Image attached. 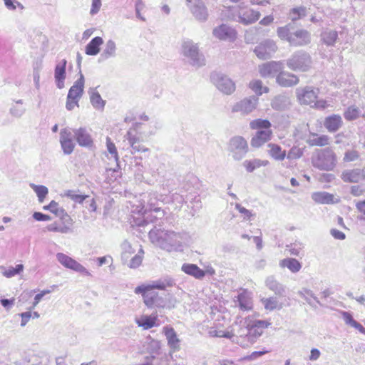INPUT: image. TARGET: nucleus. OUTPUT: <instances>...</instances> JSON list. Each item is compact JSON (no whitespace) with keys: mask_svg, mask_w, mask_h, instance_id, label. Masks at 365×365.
<instances>
[{"mask_svg":"<svg viewBox=\"0 0 365 365\" xmlns=\"http://www.w3.org/2000/svg\"><path fill=\"white\" fill-rule=\"evenodd\" d=\"M210 78L216 88L224 94L230 95L236 89L235 82L223 73H213Z\"/></svg>","mask_w":365,"mask_h":365,"instance_id":"1a4fd4ad","label":"nucleus"},{"mask_svg":"<svg viewBox=\"0 0 365 365\" xmlns=\"http://www.w3.org/2000/svg\"><path fill=\"white\" fill-rule=\"evenodd\" d=\"M282 69V61H270L259 66V72L263 78L274 76Z\"/></svg>","mask_w":365,"mask_h":365,"instance_id":"f3484780","label":"nucleus"},{"mask_svg":"<svg viewBox=\"0 0 365 365\" xmlns=\"http://www.w3.org/2000/svg\"><path fill=\"white\" fill-rule=\"evenodd\" d=\"M237 301L240 309L247 311L252 309V302L245 294L240 293L237 296Z\"/></svg>","mask_w":365,"mask_h":365,"instance_id":"603ef678","label":"nucleus"},{"mask_svg":"<svg viewBox=\"0 0 365 365\" xmlns=\"http://www.w3.org/2000/svg\"><path fill=\"white\" fill-rule=\"evenodd\" d=\"M312 60L309 53L299 50L287 60V67L294 71L305 72L312 66Z\"/></svg>","mask_w":365,"mask_h":365,"instance_id":"39448f33","label":"nucleus"},{"mask_svg":"<svg viewBox=\"0 0 365 365\" xmlns=\"http://www.w3.org/2000/svg\"><path fill=\"white\" fill-rule=\"evenodd\" d=\"M24 269V265L22 264H16L15 267H9L7 269H6L3 274L6 277L10 278L16 274H20Z\"/></svg>","mask_w":365,"mask_h":365,"instance_id":"6e6d98bb","label":"nucleus"},{"mask_svg":"<svg viewBox=\"0 0 365 365\" xmlns=\"http://www.w3.org/2000/svg\"><path fill=\"white\" fill-rule=\"evenodd\" d=\"M365 192V189L361 185H352L350 188V193L355 197H359L362 195Z\"/></svg>","mask_w":365,"mask_h":365,"instance_id":"0e129e2a","label":"nucleus"},{"mask_svg":"<svg viewBox=\"0 0 365 365\" xmlns=\"http://www.w3.org/2000/svg\"><path fill=\"white\" fill-rule=\"evenodd\" d=\"M303 150L297 148V147H293L290 149V150L288 153L287 158L289 159H298L301 158L303 155Z\"/></svg>","mask_w":365,"mask_h":365,"instance_id":"680f3d73","label":"nucleus"},{"mask_svg":"<svg viewBox=\"0 0 365 365\" xmlns=\"http://www.w3.org/2000/svg\"><path fill=\"white\" fill-rule=\"evenodd\" d=\"M127 136L133 153L145 152L148 150V148L140 143L139 138L133 135L130 131L127 133Z\"/></svg>","mask_w":365,"mask_h":365,"instance_id":"79ce46f5","label":"nucleus"},{"mask_svg":"<svg viewBox=\"0 0 365 365\" xmlns=\"http://www.w3.org/2000/svg\"><path fill=\"white\" fill-rule=\"evenodd\" d=\"M298 294L304 298L306 302L312 307H316L315 304L312 302L311 298L313 299L317 304L321 305V303L313 292L309 289L303 288L302 290L298 292Z\"/></svg>","mask_w":365,"mask_h":365,"instance_id":"49530a36","label":"nucleus"},{"mask_svg":"<svg viewBox=\"0 0 365 365\" xmlns=\"http://www.w3.org/2000/svg\"><path fill=\"white\" fill-rule=\"evenodd\" d=\"M277 83L282 87H292L299 83V78L289 72L280 71L276 77Z\"/></svg>","mask_w":365,"mask_h":365,"instance_id":"4be33fe9","label":"nucleus"},{"mask_svg":"<svg viewBox=\"0 0 365 365\" xmlns=\"http://www.w3.org/2000/svg\"><path fill=\"white\" fill-rule=\"evenodd\" d=\"M248 87L255 93V96H262L263 93H267L269 91L267 86H264L261 80L255 79L249 83Z\"/></svg>","mask_w":365,"mask_h":365,"instance_id":"58836bf2","label":"nucleus"},{"mask_svg":"<svg viewBox=\"0 0 365 365\" xmlns=\"http://www.w3.org/2000/svg\"><path fill=\"white\" fill-rule=\"evenodd\" d=\"M272 135V131L271 130H257L251 139V146L256 148L261 147L271 139Z\"/></svg>","mask_w":365,"mask_h":365,"instance_id":"b1692460","label":"nucleus"},{"mask_svg":"<svg viewBox=\"0 0 365 365\" xmlns=\"http://www.w3.org/2000/svg\"><path fill=\"white\" fill-rule=\"evenodd\" d=\"M65 196L68 197L75 202L82 203L86 198L88 197V195H78L74 193L73 190H67L65 193Z\"/></svg>","mask_w":365,"mask_h":365,"instance_id":"13d9d810","label":"nucleus"},{"mask_svg":"<svg viewBox=\"0 0 365 365\" xmlns=\"http://www.w3.org/2000/svg\"><path fill=\"white\" fill-rule=\"evenodd\" d=\"M72 133L68 129H63L60 133V143L65 155L71 154L74 149Z\"/></svg>","mask_w":365,"mask_h":365,"instance_id":"412c9836","label":"nucleus"},{"mask_svg":"<svg viewBox=\"0 0 365 365\" xmlns=\"http://www.w3.org/2000/svg\"><path fill=\"white\" fill-rule=\"evenodd\" d=\"M337 162L334 150L330 148L317 150L312 157L314 167L321 170H332Z\"/></svg>","mask_w":365,"mask_h":365,"instance_id":"7ed1b4c3","label":"nucleus"},{"mask_svg":"<svg viewBox=\"0 0 365 365\" xmlns=\"http://www.w3.org/2000/svg\"><path fill=\"white\" fill-rule=\"evenodd\" d=\"M143 255H144V251L142 248H140L138 252L130 259V260L129 261V263L128 264V266L130 268H133V269L138 267L142 263Z\"/></svg>","mask_w":365,"mask_h":365,"instance_id":"864d4df0","label":"nucleus"},{"mask_svg":"<svg viewBox=\"0 0 365 365\" xmlns=\"http://www.w3.org/2000/svg\"><path fill=\"white\" fill-rule=\"evenodd\" d=\"M213 36L220 40L233 41L236 38V31L227 24H221L214 29Z\"/></svg>","mask_w":365,"mask_h":365,"instance_id":"6ab92c4d","label":"nucleus"},{"mask_svg":"<svg viewBox=\"0 0 365 365\" xmlns=\"http://www.w3.org/2000/svg\"><path fill=\"white\" fill-rule=\"evenodd\" d=\"M106 145H107V150L109 152V153L115 159L117 166L119 168L118 165V155L117 152L116 147L115 144L110 140V138H107L106 139Z\"/></svg>","mask_w":365,"mask_h":365,"instance_id":"4d7b16f0","label":"nucleus"},{"mask_svg":"<svg viewBox=\"0 0 365 365\" xmlns=\"http://www.w3.org/2000/svg\"><path fill=\"white\" fill-rule=\"evenodd\" d=\"M290 105V100L286 95L276 96L271 102V106L276 110H284Z\"/></svg>","mask_w":365,"mask_h":365,"instance_id":"7c9ffc66","label":"nucleus"},{"mask_svg":"<svg viewBox=\"0 0 365 365\" xmlns=\"http://www.w3.org/2000/svg\"><path fill=\"white\" fill-rule=\"evenodd\" d=\"M329 138L326 135H318L314 133H310L307 143L310 146H324L329 144Z\"/></svg>","mask_w":365,"mask_h":365,"instance_id":"2f4dec72","label":"nucleus"},{"mask_svg":"<svg viewBox=\"0 0 365 365\" xmlns=\"http://www.w3.org/2000/svg\"><path fill=\"white\" fill-rule=\"evenodd\" d=\"M156 321L157 317L155 316L143 315L140 318L136 319L135 322L138 327L147 330L157 326Z\"/></svg>","mask_w":365,"mask_h":365,"instance_id":"c9c22d12","label":"nucleus"},{"mask_svg":"<svg viewBox=\"0 0 365 365\" xmlns=\"http://www.w3.org/2000/svg\"><path fill=\"white\" fill-rule=\"evenodd\" d=\"M103 43V40L100 36L94 37L86 45L85 52L88 56H96L100 51V46Z\"/></svg>","mask_w":365,"mask_h":365,"instance_id":"72a5a7b5","label":"nucleus"},{"mask_svg":"<svg viewBox=\"0 0 365 365\" xmlns=\"http://www.w3.org/2000/svg\"><path fill=\"white\" fill-rule=\"evenodd\" d=\"M182 53L192 66L199 68L205 64V57L200 53L197 43L191 40L185 41L182 43Z\"/></svg>","mask_w":365,"mask_h":365,"instance_id":"423d86ee","label":"nucleus"},{"mask_svg":"<svg viewBox=\"0 0 365 365\" xmlns=\"http://www.w3.org/2000/svg\"><path fill=\"white\" fill-rule=\"evenodd\" d=\"M341 178L345 182L357 183L363 180L362 169L346 170L342 172Z\"/></svg>","mask_w":365,"mask_h":365,"instance_id":"bb28decb","label":"nucleus"},{"mask_svg":"<svg viewBox=\"0 0 365 365\" xmlns=\"http://www.w3.org/2000/svg\"><path fill=\"white\" fill-rule=\"evenodd\" d=\"M310 42L311 34L305 29L294 31L292 36L289 38V44L292 46H304L308 45Z\"/></svg>","mask_w":365,"mask_h":365,"instance_id":"dca6fc26","label":"nucleus"},{"mask_svg":"<svg viewBox=\"0 0 365 365\" xmlns=\"http://www.w3.org/2000/svg\"><path fill=\"white\" fill-rule=\"evenodd\" d=\"M267 287L274 292L275 294L284 296L285 294V287L279 283L273 276H269L265 280Z\"/></svg>","mask_w":365,"mask_h":365,"instance_id":"c756f323","label":"nucleus"},{"mask_svg":"<svg viewBox=\"0 0 365 365\" xmlns=\"http://www.w3.org/2000/svg\"><path fill=\"white\" fill-rule=\"evenodd\" d=\"M116 44L115 41L110 39L106 41L103 50L100 56V61H105L116 56Z\"/></svg>","mask_w":365,"mask_h":365,"instance_id":"473e14b6","label":"nucleus"},{"mask_svg":"<svg viewBox=\"0 0 365 365\" xmlns=\"http://www.w3.org/2000/svg\"><path fill=\"white\" fill-rule=\"evenodd\" d=\"M165 336H166L168 344L173 352H175L180 349V339L173 327H165L163 328Z\"/></svg>","mask_w":365,"mask_h":365,"instance_id":"393cba45","label":"nucleus"},{"mask_svg":"<svg viewBox=\"0 0 365 365\" xmlns=\"http://www.w3.org/2000/svg\"><path fill=\"white\" fill-rule=\"evenodd\" d=\"M30 187L36 192V195L38 197V201L40 202H43V201L44 200L45 197H46V195L48 193V188L46 186H44V185H35V184H33V183H31L30 185Z\"/></svg>","mask_w":365,"mask_h":365,"instance_id":"3c124183","label":"nucleus"},{"mask_svg":"<svg viewBox=\"0 0 365 365\" xmlns=\"http://www.w3.org/2000/svg\"><path fill=\"white\" fill-rule=\"evenodd\" d=\"M74 138L80 146L91 147L93 141L91 134L86 128H79L73 130Z\"/></svg>","mask_w":365,"mask_h":365,"instance_id":"aec40b11","label":"nucleus"},{"mask_svg":"<svg viewBox=\"0 0 365 365\" xmlns=\"http://www.w3.org/2000/svg\"><path fill=\"white\" fill-rule=\"evenodd\" d=\"M33 217L36 221H48L51 220V217L49 215L40 212H34Z\"/></svg>","mask_w":365,"mask_h":365,"instance_id":"774afa93","label":"nucleus"},{"mask_svg":"<svg viewBox=\"0 0 365 365\" xmlns=\"http://www.w3.org/2000/svg\"><path fill=\"white\" fill-rule=\"evenodd\" d=\"M144 203H146L145 207V214L147 215L144 217L142 225H147L149 222H153L154 219L161 217L164 215V212L159 207L160 199L158 195L155 192H149L144 196L143 199Z\"/></svg>","mask_w":365,"mask_h":365,"instance_id":"20e7f679","label":"nucleus"},{"mask_svg":"<svg viewBox=\"0 0 365 365\" xmlns=\"http://www.w3.org/2000/svg\"><path fill=\"white\" fill-rule=\"evenodd\" d=\"M250 128L253 130H270L271 123L268 120L256 119L250 123Z\"/></svg>","mask_w":365,"mask_h":365,"instance_id":"8fccbe9b","label":"nucleus"},{"mask_svg":"<svg viewBox=\"0 0 365 365\" xmlns=\"http://www.w3.org/2000/svg\"><path fill=\"white\" fill-rule=\"evenodd\" d=\"M294 29V25L293 23H289L284 26H281L277 29V33L279 38L282 40L287 41L289 43V38L292 36V34Z\"/></svg>","mask_w":365,"mask_h":365,"instance_id":"ea45409f","label":"nucleus"},{"mask_svg":"<svg viewBox=\"0 0 365 365\" xmlns=\"http://www.w3.org/2000/svg\"><path fill=\"white\" fill-rule=\"evenodd\" d=\"M228 151L235 160H242L248 152L247 140L242 136L232 137L228 143Z\"/></svg>","mask_w":365,"mask_h":365,"instance_id":"6e6552de","label":"nucleus"},{"mask_svg":"<svg viewBox=\"0 0 365 365\" xmlns=\"http://www.w3.org/2000/svg\"><path fill=\"white\" fill-rule=\"evenodd\" d=\"M268 153L269 155L276 160L282 161L286 157V151L283 150L280 145L274 143H269Z\"/></svg>","mask_w":365,"mask_h":365,"instance_id":"e433bc0d","label":"nucleus"},{"mask_svg":"<svg viewBox=\"0 0 365 365\" xmlns=\"http://www.w3.org/2000/svg\"><path fill=\"white\" fill-rule=\"evenodd\" d=\"M73 225V220L70 216H66L63 220L59 222H54L46 226V230L49 232H59L61 234H67L71 232V227Z\"/></svg>","mask_w":365,"mask_h":365,"instance_id":"2eb2a0df","label":"nucleus"},{"mask_svg":"<svg viewBox=\"0 0 365 365\" xmlns=\"http://www.w3.org/2000/svg\"><path fill=\"white\" fill-rule=\"evenodd\" d=\"M277 50V46L275 42L271 39H267L259 43L254 51L259 58L265 60L270 58Z\"/></svg>","mask_w":365,"mask_h":365,"instance_id":"4468645a","label":"nucleus"},{"mask_svg":"<svg viewBox=\"0 0 365 365\" xmlns=\"http://www.w3.org/2000/svg\"><path fill=\"white\" fill-rule=\"evenodd\" d=\"M319 89L311 86L299 87L296 89L297 98L301 104L312 105L314 103L317 107L324 108V102L316 101Z\"/></svg>","mask_w":365,"mask_h":365,"instance_id":"0eeeda50","label":"nucleus"},{"mask_svg":"<svg viewBox=\"0 0 365 365\" xmlns=\"http://www.w3.org/2000/svg\"><path fill=\"white\" fill-rule=\"evenodd\" d=\"M259 16V11L252 9H246L239 12V22L245 25H249L257 21Z\"/></svg>","mask_w":365,"mask_h":365,"instance_id":"a878e982","label":"nucleus"},{"mask_svg":"<svg viewBox=\"0 0 365 365\" xmlns=\"http://www.w3.org/2000/svg\"><path fill=\"white\" fill-rule=\"evenodd\" d=\"M151 242L168 252L182 250L184 234L154 227L149 231Z\"/></svg>","mask_w":365,"mask_h":365,"instance_id":"f03ea898","label":"nucleus"},{"mask_svg":"<svg viewBox=\"0 0 365 365\" xmlns=\"http://www.w3.org/2000/svg\"><path fill=\"white\" fill-rule=\"evenodd\" d=\"M84 76L80 71L79 78L74 82L73 85L70 88L67 96L68 98L79 101L83 96L84 88Z\"/></svg>","mask_w":365,"mask_h":365,"instance_id":"5701e85b","label":"nucleus"},{"mask_svg":"<svg viewBox=\"0 0 365 365\" xmlns=\"http://www.w3.org/2000/svg\"><path fill=\"white\" fill-rule=\"evenodd\" d=\"M338 38V34L336 31L326 29L321 34L322 42L328 46H334Z\"/></svg>","mask_w":365,"mask_h":365,"instance_id":"4c0bfd02","label":"nucleus"},{"mask_svg":"<svg viewBox=\"0 0 365 365\" xmlns=\"http://www.w3.org/2000/svg\"><path fill=\"white\" fill-rule=\"evenodd\" d=\"M88 93L90 95V101L93 108L96 110H103L106 105V101L102 99L101 95L96 88H90Z\"/></svg>","mask_w":365,"mask_h":365,"instance_id":"f704fd0d","label":"nucleus"},{"mask_svg":"<svg viewBox=\"0 0 365 365\" xmlns=\"http://www.w3.org/2000/svg\"><path fill=\"white\" fill-rule=\"evenodd\" d=\"M361 110L356 106H349L344 112V118L347 120H353L358 118Z\"/></svg>","mask_w":365,"mask_h":365,"instance_id":"5fc2aeb1","label":"nucleus"},{"mask_svg":"<svg viewBox=\"0 0 365 365\" xmlns=\"http://www.w3.org/2000/svg\"><path fill=\"white\" fill-rule=\"evenodd\" d=\"M186 6L196 20L201 22L207 21L208 11L202 0H186Z\"/></svg>","mask_w":365,"mask_h":365,"instance_id":"ddd939ff","label":"nucleus"},{"mask_svg":"<svg viewBox=\"0 0 365 365\" xmlns=\"http://www.w3.org/2000/svg\"><path fill=\"white\" fill-rule=\"evenodd\" d=\"M279 265L282 267L288 268L292 272L296 273L300 270L302 265L300 262L294 258H287L280 261Z\"/></svg>","mask_w":365,"mask_h":365,"instance_id":"c03bdc74","label":"nucleus"},{"mask_svg":"<svg viewBox=\"0 0 365 365\" xmlns=\"http://www.w3.org/2000/svg\"><path fill=\"white\" fill-rule=\"evenodd\" d=\"M208 334L211 337H224L226 339H230L232 337V334L230 332L222 330L217 331L213 328L210 329Z\"/></svg>","mask_w":365,"mask_h":365,"instance_id":"bf43d9fd","label":"nucleus"},{"mask_svg":"<svg viewBox=\"0 0 365 365\" xmlns=\"http://www.w3.org/2000/svg\"><path fill=\"white\" fill-rule=\"evenodd\" d=\"M101 7V0H92L91 9L90 11L91 15L93 16L98 13Z\"/></svg>","mask_w":365,"mask_h":365,"instance_id":"338daca9","label":"nucleus"},{"mask_svg":"<svg viewBox=\"0 0 365 365\" xmlns=\"http://www.w3.org/2000/svg\"><path fill=\"white\" fill-rule=\"evenodd\" d=\"M15 103H16L10 108L9 113L12 116L19 118L25 113L26 108L23 106L22 100H18Z\"/></svg>","mask_w":365,"mask_h":365,"instance_id":"09e8293b","label":"nucleus"},{"mask_svg":"<svg viewBox=\"0 0 365 365\" xmlns=\"http://www.w3.org/2000/svg\"><path fill=\"white\" fill-rule=\"evenodd\" d=\"M343 319L344 320L345 323L348 325H350L351 327H354V325L356 324V321L353 318L352 315L347 312H342Z\"/></svg>","mask_w":365,"mask_h":365,"instance_id":"69168bd1","label":"nucleus"},{"mask_svg":"<svg viewBox=\"0 0 365 365\" xmlns=\"http://www.w3.org/2000/svg\"><path fill=\"white\" fill-rule=\"evenodd\" d=\"M312 200L320 204H331L334 202V195L327 192H316L312 195Z\"/></svg>","mask_w":365,"mask_h":365,"instance_id":"a19ab883","label":"nucleus"},{"mask_svg":"<svg viewBox=\"0 0 365 365\" xmlns=\"http://www.w3.org/2000/svg\"><path fill=\"white\" fill-rule=\"evenodd\" d=\"M259 98L257 96H251L244 98L232 106V112L240 113L243 115H248L257 108Z\"/></svg>","mask_w":365,"mask_h":365,"instance_id":"9d476101","label":"nucleus"},{"mask_svg":"<svg viewBox=\"0 0 365 365\" xmlns=\"http://www.w3.org/2000/svg\"><path fill=\"white\" fill-rule=\"evenodd\" d=\"M66 65L67 61L61 59L56 62L54 69V79L58 88L61 89L64 87V81L66 78Z\"/></svg>","mask_w":365,"mask_h":365,"instance_id":"a211bd4d","label":"nucleus"},{"mask_svg":"<svg viewBox=\"0 0 365 365\" xmlns=\"http://www.w3.org/2000/svg\"><path fill=\"white\" fill-rule=\"evenodd\" d=\"M268 164V160H262L260 159H252L249 160H247L243 162V166L249 173H252L257 168H259L262 166H266Z\"/></svg>","mask_w":365,"mask_h":365,"instance_id":"37998d69","label":"nucleus"},{"mask_svg":"<svg viewBox=\"0 0 365 365\" xmlns=\"http://www.w3.org/2000/svg\"><path fill=\"white\" fill-rule=\"evenodd\" d=\"M271 324L264 320H254L247 324V334H245L248 341L253 343L259 338L264 329L267 328Z\"/></svg>","mask_w":365,"mask_h":365,"instance_id":"f8f14e48","label":"nucleus"},{"mask_svg":"<svg viewBox=\"0 0 365 365\" xmlns=\"http://www.w3.org/2000/svg\"><path fill=\"white\" fill-rule=\"evenodd\" d=\"M359 158V152L356 150H348L346 151L344 156V162H353Z\"/></svg>","mask_w":365,"mask_h":365,"instance_id":"052dcab7","label":"nucleus"},{"mask_svg":"<svg viewBox=\"0 0 365 365\" xmlns=\"http://www.w3.org/2000/svg\"><path fill=\"white\" fill-rule=\"evenodd\" d=\"M175 285L174 280L169 277L152 281L148 284H143L135 288L134 292L136 294H141L143 302L147 307L153 308L160 307L162 298L154 289L165 290L167 287Z\"/></svg>","mask_w":365,"mask_h":365,"instance_id":"f257e3e1","label":"nucleus"},{"mask_svg":"<svg viewBox=\"0 0 365 365\" xmlns=\"http://www.w3.org/2000/svg\"><path fill=\"white\" fill-rule=\"evenodd\" d=\"M181 270L197 279H202L205 276V272L195 264L184 263L181 267Z\"/></svg>","mask_w":365,"mask_h":365,"instance_id":"cd10ccee","label":"nucleus"},{"mask_svg":"<svg viewBox=\"0 0 365 365\" xmlns=\"http://www.w3.org/2000/svg\"><path fill=\"white\" fill-rule=\"evenodd\" d=\"M262 302L264 308L269 311L279 310L282 308V304L274 297L262 299Z\"/></svg>","mask_w":365,"mask_h":365,"instance_id":"de8ad7c7","label":"nucleus"},{"mask_svg":"<svg viewBox=\"0 0 365 365\" xmlns=\"http://www.w3.org/2000/svg\"><path fill=\"white\" fill-rule=\"evenodd\" d=\"M56 257L57 261L64 267L85 276H91V272L85 267L68 255L62 252H58Z\"/></svg>","mask_w":365,"mask_h":365,"instance_id":"9b49d317","label":"nucleus"},{"mask_svg":"<svg viewBox=\"0 0 365 365\" xmlns=\"http://www.w3.org/2000/svg\"><path fill=\"white\" fill-rule=\"evenodd\" d=\"M123 252L122 253V260L123 261V263L125 264L129 257L128 254L133 253V250H132L130 244L127 242H125L123 244Z\"/></svg>","mask_w":365,"mask_h":365,"instance_id":"e2e57ef3","label":"nucleus"},{"mask_svg":"<svg viewBox=\"0 0 365 365\" xmlns=\"http://www.w3.org/2000/svg\"><path fill=\"white\" fill-rule=\"evenodd\" d=\"M307 16V8L304 6H297L290 9L288 17L292 22Z\"/></svg>","mask_w":365,"mask_h":365,"instance_id":"a18cd8bd","label":"nucleus"},{"mask_svg":"<svg viewBox=\"0 0 365 365\" xmlns=\"http://www.w3.org/2000/svg\"><path fill=\"white\" fill-rule=\"evenodd\" d=\"M342 125V118L339 115H331L325 118L324 126L329 132L334 133Z\"/></svg>","mask_w":365,"mask_h":365,"instance_id":"c85d7f7f","label":"nucleus"}]
</instances>
